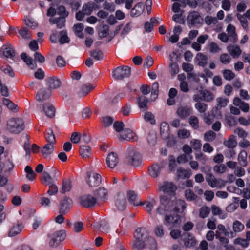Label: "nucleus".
Returning <instances> with one entry per match:
<instances>
[{
    "mask_svg": "<svg viewBox=\"0 0 250 250\" xmlns=\"http://www.w3.org/2000/svg\"><path fill=\"white\" fill-rule=\"evenodd\" d=\"M185 208V201L183 200L170 199L166 196L160 197V205L157 208V213L163 215L166 212L177 213Z\"/></svg>",
    "mask_w": 250,
    "mask_h": 250,
    "instance_id": "nucleus-1",
    "label": "nucleus"
},
{
    "mask_svg": "<svg viewBox=\"0 0 250 250\" xmlns=\"http://www.w3.org/2000/svg\"><path fill=\"white\" fill-rule=\"evenodd\" d=\"M24 122L21 118L12 117L6 121L5 128L9 132L18 134L24 130Z\"/></svg>",
    "mask_w": 250,
    "mask_h": 250,
    "instance_id": "nucleus-2",
    "label": "nucleus"
},
{
    "mask_svg": "<svg viewBox=\"0 0 250 250\" xmlns=\"http://www.w3.org/2000/svg\"><path fill=\"white\" fill-rule=\"evenodd\" d=\"M125 161L131 166H139L142 163V157L136 148L133 147H129L126 152Z\"/></svg>",
    "mask_w": 250,
    "mask_h": 250,
    "instance_id": "nucleus-3",
    "label": "nucleus"
},
{
    "mask_svg": "<svg viewBox=\"0 0 250 250\" xmlns=\"http://www.w3.org/2000/svg\"><path fill=\"white\" fill-rule=\"evenodd\" d=\"M131 68L126 66L118 67L112 71V76L116 80H122L130 75Z\"/></svg>",
    "mask_w": 250,
    "mask_h": 250,
    "instance_id": "nucleus-4",
    "label": "nucleus"
},
{
    "mask_svg": "<svg viewBox=\"0 0 250 250\" xmlns=\"http://www.w3.org/2000/svg\"><path fill=\"white\" fill-rule=\"evenodd\" d=\"M206 180L209 186L212 188H220L225 186L223 180L221 179H216L211 173L207 174Z\"/></svg>",
    "mask_w": 250,
    "mask_h": 250,
    "instance_id": "nucleus-5",
    "label": "nucleus"
},
{
    "mask_svg": "<svg viewBox=\"0 0 250 250\" xmlns=\"http://www.w3.org/2000/svg\"><path fill=\"white\" fill-rule=\"evenodd\" d=\"M181 222L180 216L175 213L170 215L166 214L164 224L166 225H170L172 227H177L181 224Z\"/></svg>",
    "mask_w": 250,
    "mask_h": 250,
    "instance_id": "nucleus-6",
    "label": "nucleus"
},
{
    "mask_svg": "<svg viewBox=\"0 0 250 250\" xmlns=\"http://www.w3.org/2000/svg\"><path fill=\"white\" fill-rule=\"evenodd\" d=\"M73 206V202L69 197H64L60 201L59 204V212L61 214H65L71 209Z\"/></svg>",
    "mask_w": 250,
    "mask_h": 250,
    "instance_id": "nucleus-7",
    "label": "nucleus"
},
{
    "mask_svg": "<svg viewBox=\"0 0 250 250\" xmlns=\"http://www.w3.org/2000/svg\"><path fill=\"white\" fill-rule=\"evenodd\" d=\"M87 175L88 179H86V182L90 187H96L101 183L102 177L98 173H92L89 174L87 173Z\"/></svg>",
    "mask_w": 250,
    "mask_h": 250,
    "instance_id": "nucleus-8",
    "label": "nucleus"
},
{
    "mask_svg": "<svg viewBox=\"0 0 250 250\" xmlns=\"http://www.w3.org/2000/svg\"><path fill=\"white\" fill-rule=\"evenodd\" d=\"M96 202V198L90 194L85 195L80 198L81 205L86 208L93 207Z\"/></svg>",
    "mask_w": 250,
    "mask_h": 250,
    "instance_id": "nucleus-9",
    "label": "nucleus"
},
{
    "mask_svg": "<svg viewBox=\"0 0 250 250\" xmlns=\"http://www.w3.org/2000/svg\"><path fill=\"white\" fill-rule=\"evenodd\" d=\"M149 237L148 231L145 228H138L134 233V239L147 242Z\"/></svg>",
    "mask_w": 250,
    "mask_h": 250,
    "instance_id": "nucleus-10",
    "label": "nucleus"
},
{
    "mask_svg": "<svg viewBox=\"0 0 250 250\" xmlns=\"http://www.w3.org/2000/svg\"><path fill=\"white\" fill-rule=\"evenodd\" d=\"M160 190L168 195L173 194L177 189L176 186L172 182H165L160 186Z\"/></svg>",
    "mask_w": 250,
    "mask_h": 250,
    "instance_id": "nucleus-11",
    "label": "nucleus"
},
{
    "mask_svg": "<svg viewBox=\"0 0 250 250\" xmlns=\"http://www.w3.org/2000/svg\"><path fill=\"white\" fill-rule=\"evenodd\" d=\"M51 95V91L48 88H41L36 95V99L40 102H42L49 99Z\"/></svg>",
    "mask_w": 250,
    "mask_h": 250,
    "instance_id": "nucleus-12",
    "label": "nucleus"
},
{
    "mask_svg": "<svg viewBox=\"0 0 250 250\" xmlns=\"http://www.w3.org/2000/svg\"><path fill=\"white\" fill-rule=\"evenodd\" d=\"M46 83L48 89L51 91L59 88L61 85V82L59 79L55 77H51L46 79Z\"/></svg>",
    "mask_w": 250,
    "mask_h": 250,
    "instance_id": "nucleus-13",
    "label": "nucleus"
},
{
    "mask_svg": "<svg viewBox=\"0 0 250 250\" xmlns=\"http://www.w3.org/2000/svg\"><path fill=\"white\" fill-rule=\"evenodd\" d=\"M192 111L191 107L186 106H181L177 110L176 113L177 115L182 119H184L189 116Z\"/></svg>",
    "mask_w": 250,
    "mask_h": 250,
    "instance_id": "nucleus-14",
    "label": "nucleus"
},
{
    "mask_svg": "<svg viewBox=\"0 0 250 250\" xmlns=\"http://www.w3.org/2000/svg\"><path fill=\"white\" fill-rule=\"evenodd\" d=\"M115 205L118 209L120 210H124L126 207L127 203L126 197L123 193H119L115 200Z\"/></svg>",
    "mask_w": 250,
    "mask_h": 250,
    "instance_id": "nucleus-15",
    "label": "nucleus"
},
{
    "mask_svg": "<svg viewBox=\"0 0 250 250\" xmlns=\"http://www.w3.org/2000/svg\"><path fill=\"white\" fill-rule=\"evenodd\" d=\"M106 161L109 167L111 168L115 167L119 162L118 155L114 152L109 153L107 156Z\"/></svg>",
    "mask_w": 250,
    "mask_h": 250,
    "instance_id": "nucleus-16",
    "label": "nucleus"
},
{
    "mask_svg": "<svg viewBox=\"0 0 250 250\" xmlns=\"http://www.w3.org/2000/svg\"><path fill=\"white\" fill-rule=\"evenodd\" d=\"M120 137L122 140L129 141H134L137 140L136 134L129 129H126L122 132L120 134Z\"/></svg>",
    "mask_w": 250,
    "mask_h": 250,
    "instance_id": "nucleus-17",
    "label": "nucleus"
},
{
    "mask_svg": "<svg viewBox=\"0 0 250 250\" xmlns=\"http://www.w3.org/2000/svg\"><path fill=\"white\" fill-rule=\"evenodd\" d=\"M200 14L197 11H192L189 13L188 16V22L192 25L199 23L201 21Z\"/></svg>",
    "mask_w": 250,
    "mask_h": 250,
    "instance_id": "nucleus-18",
    "label": "nucleus"
},
{
    "mask_svg": "<svg viewBox=\"0 0 250 250\" xmlns=\"http://www.w3.org/2000/svg\"><path fill=\"white\" fill-rule=\"evenodd\" d=\"M229 54L234 58H237L242 53V51L238 45H230L227 47Z\"/></svg>",
    "mask_w": 250,
    "mask_h": 250,
    "instance_id": "nucleus-19",
    "label": "nucleus"
},
{
    "mask_svg": "<svg viewBox=\"0 0 250 250\" xmlns=\"http://www.w3.org/2000/svg\"><path fill=\"white\" fill-rule=\"evenodd\" d=\"M54 150V145L52 144H46L42 148V156L45 158H48L50 155L52 154Z\"/></svg>",
    "mask_w": 250,
    "mask_h": 250,
    "instance_id": "nucleus-20",
    "label": "nucleus"
},
{
    "mask_svg": "<svg viewBox=\"0 0 250 250\" xmlns=\"http://www.w3.org/2000/svg\"><path fill=\"white\" fill-rule=\"evenodd\" d=\"M144 7L143 3L139 2L137 3L130 11V15L132 17H138L140 16L144 11Z\"/></svg>",
    "mask_w": 250,
    "mask_h": 250,
    "instance_id": "nucleus-21",
    "label": "nucleus"
},
{
    "mask_svg": "<svg viewBox=\"0 0 250 250\" xmlns=\"http://www.w3.org/2000/svg\"><path fill=\"white\" fill-rule=\"evenodd\" d=\"M23 228L22 224L18 222L16 225H13L11 228L8 233V236L13 237L19 234L22 231Z\"/></svg>",
    "mask_w": 250,
    "mask_h": 250,
    "instance_id": "nucleus-22",
    "label": "nucleus"
},
{
    "mask_svg": "<svg viewBox=\"0 0 250 250\" xmlns=\"http://www.w3.org/2000/svg\"><path fill=\"white\" fill-rule=\"evenodd\" d=\"M208 59V56L202 53H198L195 57L197 64L203 67L207 64Z\"/></svg>",
    "mask_w": 250,
    "mask_h": 250,
    "instance_id": "nucleus-23",
    "label": "nucleus"
},
{
    "mask_svg": "<svg viewBox=\"0 0 250 250\" xmlns=\"http://www.w3.org/2000/svg\"><path fill=\"white\" fill-rule=\"evenodd\" d=\"M43 110L48 117L52 118L55 115V109L53 105L49 103L43 105Z\"/></svg>",
    "mask_w": 250,
    "mask_h": 250,
    "instance_id": "nucleus-24",
    "label": "nucleus"
},
{
    "mask_svg": "<svg viewBox=\"0 0 250 250\" xmlns=\"http://www.w3.org/2000/svg\"><path fill=\"white\" fill-rule=\"evenodd\" d=\"M227 31L229 38V40L232 42H235L237 40V34L235 32V28L232 25L229 24L227 28Z\"/></svg>",
    "mask_w": 250,
    "mask_h": 250,
    "instance_id": "nucleus-25",
    "label": "nucleus"
},
{
    "mask_svg": "<svg viewBox=\"0 0 250 250\" xmlns=\"http://www.w3.org/2000/svg\"><path fill=\"white\" fill-rule=\"evenodd\" d=\"M2 104L12 112L15 113L18 110V105L8 99L3 98L2 99Z\"/></svg>",
    "mask_w": 250,
    "mask_h": 250,
    "instance_id": "nucleus-26",
    "label": "nucleus"
},
{
    "mask_svg": "<svg viewBox=\"0 0 250 250\" xmlns=\"http://www.w3.org/2000/svg\"><path fill=\"white\" fill-rule=\"evenodd\" d=\"M93 227L104 233L108 232L109 229L108 224L105 220H102L99 223H96L93 225Z\"/></svg>",
    "mask_w": 250,
    "mask_h": 250,
    "instance_id": "nucleus-27",
    "label": "nucleus"
},
{
    "mask_svg": "<svg viewBox=\"0 0 250 250\" xmlns=\"http://www.w3.org/2000/svg\"><path fill=\"white\" fill-rule=\"evenodd\" d=\"M21 57L31 69H34L37 67V64L33 62L32 58L28 56L25 53H22Z\"/></svg>",
    "mask_w": 250,
    "mask_h": 250,
    "instance_id": "nucleus-28",
    "label": "nucleus"
},
{
    "mask_svg": "<svg viewBox=\"0 0 250 250\" xmlns=\"http://www.w3.org/2000/svg\"><path fill=\"white\" fill-rule=\"evenodd\" d=\"M127 196L129 202L134 206L142 205V202H140V200L134 191H128L127 192Z\"/></svg>",
    "mask_w": 250,
    "mask_h": 250,
    "instance_id": "nucleus-29",
    "label": "nucleus"
},
{
    "mask_svg": "<svg viewBox=\"0 0 250 250\" xmlns=\"http://www.w3.org/2000/svg\"><path fill=\"white\" fill-rule=\"evenodd\" d=\"M147 244V242L139 239H134L132 244L133 250H142Z\"/></svg>",
    "mask_w": 250,
    "mask_h": 250,
    "instance_id": "nucleus-30",
    "label": "nucleus"
},
{
    "mask_svg": "<svg viewBox=\"0 0 250 250\" xmlns=\"http://www.w3.org/2000/svg\"><path fill=\"white\" fill-rule=\"evenodd\" d=\"M3 55L7 58H13L15 55V52L14 48L10 44H6L3 46Z\"/></svg>",
    "mask_w": 250,
    "mask_h": 250,
    "instance_id": "nucleus-31",
    "label": "nucleus"
},
{
    "mask_svg": "<svg viewBox=\"0 0 250 250\" xmlns=\"http://www.w3.org/2000/svg\"><path fill=\"white\" fill-rule=\"evenodd\" d=\"M247 153L245 150H242L239 153L237 160L239 164L242 167H246L248 165Z\"/></svg>",
    "mask_w": 250,
    "mask_h": 250,
    "instance_id": "nucleus-32",
    "label": "nucleus"
},
{
    "mask_svg": "<svg viewBox=\"0 0 250 250\" xmlns=\"http://www.w3.org/2000/svg\"><path fill=\"white\" fill-rule=\"evenodd\" d=\"M161 169V167L159 165L154 164L149 167L148 169L149 174L151 177L156 178L160 174Z\"/></svg>",
    "mask_w": 250,
    "mask_h": 250,
    "instance_id": "nucleus-33",
    "label": "nucleus"
},
{
    "mask_svg": "<svg viewBox=\"0 0 250 250\" xmlns=\"http://www.w3.org/2000/svg\"><path fill=\"white\" fill-rule=\"evenodd\" d=\"M65 18L59 17L49 19V22L52 24H56L58 28H62L65 25L66 20Z\"/></svg>",
    "mask_w": 250,
    "mask_h": 250,
    "instance_id": "nucleus-34",
    "label": "nucleus"
},
{
    "mask_svg": "<svg viewBox=\"0 0 250 250\" xmlns=\"http://www.w3.org/2000/svg\"><path fill=\"white\" fill-rule=\"evenodd\" d=\"M142 205H145V208L146 211L149 214H152V211L153 208L156 205V202L154 199H150L149 200L146 201L145 203H142Z\"/></svg>",
    "mask_w": 250,
    "mask_h": 250,
    "instance_id": "nucleus-35",
    "label": "nucleus"
},
{
    "mask_svg": "<svg viewBox=\"0 0 250 250\" xmlns=\"http://www.w3.org/2000/svg\"><path fill=\"white\" fill-rule=\"evenodd\" d=\"M42 182L46 186H50L54 184V181L51 176L47 172L44 171L42 173Z\"/></svg>",
    "mask_w": 250,
    "mask_h": 250,
    "instance_id": "nucleus-36",
    "label": "nucleus"
},
{
    "mask_svg": "<svg viewBox=\"0 0 250 250\" xmlns=\"http://www.w3.org/2000/svg\"><path fill=\"white\" fill-rule=\"evenodd\" d=\"M211 210L212 214L213 215H218L219 218L222 219H225L226 217V214L223 212L221 208L216 205H212L211 207Z\"/></svg>",
    "mask_w": 250,
    "mask_h": 250,
    "instance_id": "nucleus-37",
    "label": "nucleus"
},
{
    "mask_svg": "<svg viewBox=\"0 0 250 250\" xmlns=\"http://www.w3.org/2000/svg\"><path fill=\"white\" fill-rule=\"evenodd\" d=\"M96 4L92 2L89 1L83 4V11L87 15H90L94 9Z\"/></svg>",
    "mask_w": 250,
    "mask_h": 250,
    "instance_id": "nucleus-38",
    "label": "nucleus"
},
{
    "mask_svg": "<svg viewBox=\"0 0 250 250\" xmlns=\"http://www.w3.org/2000/svg\"><path fill=\"white\" fill-rule=\"evenodd\" d=\"M72 188V183L70 179H64L62 181L61 192L65 193L69 192Z\"/></svg>",
    "mask_w": 250,
    "mask_h": 250,
    "instance_id": "nucleus-39",
    "label": "nucleus"
},
{
    "mask_svg": "<svg viewBox=\"0 0 250 250\" xmlns=\"http://www.w3.org/2000/svg\"><path fill=\"white\" fill-rule=\"evenodd\" d=\"M217 104L215 108L217 110H219L222 107H225L229 102L228 98L219 97L216 99Z\"/></svg>",
    "mask_w": 250,
    "mask_h": 250,
    "instance_id": "nucleus-40",
    "label": "nucleus"
},
{
    "mask_svg": "<svg viewBox=\"0 0 250 250\" xmlns=\"http://www.w3.org/2000/svg\"><path fill=\"white\" fill-rule=\"evenodd\" d=\"M224 144L226 146L229 148H234L237 145L235 137L234 135L230 136L227 141H224Z\"/></svg>",
    "mask_w": 250,
    "mask_h": 250,
    "instance_id": "nucleus-41",
    "label": "nucleus"
},
{
    "mask_svg": "<svg viewBox=\"0 0 250 250\" xmlns=\"http://www.w3.org/2000/svg\"><path fill=\"white\" fill-rule=\"evenodd\" d=\"M80 153L83 158H88L91 154V149L88 146H82L80 149Z\"/></svg>",
    "mask_w": 250,
    "mask_h": 250,
    "instance_id": "nucleus-42",
    "label": "nucleus"
},
{
    "mask_svg": "<svg viewBox=\"0 0 250 250\" xmlns=\"http://www.w3.org/2000/svg\"><path fill=\"white\" fill-rule=\"evenodd\" d=\"M201 94L203 100L206 102L211 101L214 99V95L211 92L208 90H201Z\"/></svg>",
    "mask_w": 250,
    "mask_h": 250,
    "instance_id": "nucleus-43",
    "label": "nucleus"
},
{
    "mask_svg": "<svg viewBox=\"0 0 250 250\" xmlns=\"http://www.w3.org/2000/svg\"><path fill=\"white\" fill-rule=\"evenodd\" d=\"M177 174L179 178H185L190 177V172L189 170H186L182 168H179L177 170Z\"/></svg>",
    "mask_w": 250,
    "mask_h": 250,
    "instance_id": "nucleus-44",
    "label": "nucleus"
},
{
    "mask_svg": "<svg viewBox=\"0 0 250 250\" xmlns=\"http://www.w3.org/2000/svg\"><path fill=\"white\" fill-rule=\"evenodd\" d=\"M45 137L47 144L55 145L56 143L55 137L52 131L49 130L45 135Z\"/></svg>",
    "mask_w": 250,
    "mask_h": 250,
    "instance_id": "nucleus-45",
    "label": "nucleus"
},
{
    "mask_svg": "<svg viewBox=\"0 0 250 250\" xmlns=\"http://www.w3.org/2000/svg\"><path fill=\"white\" fill-rule=\"evenodd\" d=\"M144 120L150 123L151 125H154L156 124V120L155 119L154 115L150 112H146L144 115Z\"/></svg>",
    "mask_w": 250,
    "mask_h": 250,
    "instance_id": "nucleus-46",
    "label": "nucleus"
},
{
    "mask_svg": "<svg viewBox=\"0 0 250 250\" xmlns=\"http://www.w3.org/2000/svg\"><path fill=\"white\" fill-rule=\"evenodd\" d=\"M196 243L197 242L195 238L190 234L188 235L185 241V245L188 247H193L196 244Z\"/></svg>",
    "mask_w": 250,
    "mask_h": 250,
    "instance_id": "nucleus-47",
    "label": "nucleus"
},
{
    "mask_svg": "<svg viewBox=\"0 0 250 250\" xmlns=\"http://www.w3.org/2000/svg\"><path fill=\"white\" fill-rule=\"evenodd\" d=\"M159 92V84L158 82H154L152 85V90L151 94V99L152 100H155L158 96Z\"/></svg>",
    "mask_w": 250,
    "mask_h": 250,
    "instance_id": "nucleus-48",
    "label": "nucleus"
},
{
    "mask_svg": "<svg viewBox=\"0 0 250 250\" xmlns=\"http://www.w3.org/2000/svg\"><path fill=\"white\" fill-rule=\"evenodd\" d=\"M147 102L148 99L145 96H141L138 98V104L141 109H146L147 108Z\"/></svg>",
    "mask_w": 250,
    "mask_h": 250,
    "instance_id": "nucleus-49",
    "label": "nucleus"
},
{
    "mask_svg": "<svg viewBox=\"0 0 250 250\" xmlns=\"http://www.w3.org/2000/svg\"><path fill=\"white\" fill-rule=\"evenodd\" d=\"M169 125L167 122H162L160 125V132L161 135H164L165 137H166L169 134Z\"/></svg>",
    "mask_w": 250,
    "mask_h": 250,
    "instance_id": "nucleus-50",
    "label": "nucleus"
},
{
    "mask_svg": "<svg viewBox=\"0 0 250 250\" xmlns=\"http://www.w3.org/2000/svg\"><path fill=\"white\" fill-rule=\"evenodd\" d=\"M25 171L27 173L26 177L30 181H33L36 177V173L33 170L31 167L29 166H26Z\"/></svg>",
    "mask_w": 250,
    "mask_h": 250,
    "instance_id": "nucleus-51",
    "label": "nucleus"
},
{
    "mask_svg": "<svg viewBox=\"0 0 250 250\" xmlns=\"http://www.w3.org/2000/svg\"><path fill=\"white\" fill-rule=\"evenodd\" d=\"M210 211V208L207 206L201 207L199 210V216L202 218H207Z\"/></svg>",
    "mask_w": 250,
    "mask_h": 250,
    "instance_id": "nucleus-52",
    "label": "nucleus"
},
{
    "mask_svg": "<svg viewBox=\"0 0 250 250\" xmlns=\"http://www.w3.org/2000/svg\"><path fill=\"white\" fill-rule=\"evenodd\" d=\"M233 230L235 233L240 232L244 229V225L240 221L236 220L233 223Z\"/></svg>",
    "mask_w": 250,
    "mask_h": 250,
    "instance_id": "nucleus-53",
    "label": "nucleus"
},
{
    "mask_svg": "<svg viewBox=\"0 0 250 250\" xmlns=\"http://www.w3.org/2000/svg\"><path fill=\"white\" fill-rule=\"evenodd\" d=\"M60 38L59 40L60 43L63 44L65 43H69L70 39L67 36V32L66 30H63L60 32Z\"/></svg>",
    "mask_w": 250,
    "mask_h": 250,
    "instance_id": "nucleus-54",
    "label": "nucleus"
},
{
    "mask_svg": "<svg viewBox=\"0 0 250 250\" xmlns=\"http://www.w3.org/2000/svg\"><path fill=\"white\" fill-rule=\"evenodd\" d=\"M155 21H157V20L154 18H151L150 22H146L144 26L145 31L147 32H151L153 29V24Z\"/></svg>",
    "mask_w": 250,
    "mask_h": 250,
    "instance_id": "nucleus-55",
    "label": "nucleus"
},
{
    "mask_svg": "<svg viewBox=\"0 0 250 250\" xmlns=\"http://www.w3.org/2000/svg\"><path fill=\"white\" fill-rule=\"evenodd\" d=\"M134 0H115V3L117 5L125 3V7L127 9L131 8Z\"/></svg>",
    "mask_w": 250,
    "mask_h": 250,
    "instance_id": "nucleus-56",
    "label": "nucleus"
},
{
    "mask_svg": "<svg viewBox=\"0 0 250 250\" xmlns=\"http://www.w3.org/2000/svg\"><path fill=\"white\" fill-rule=\"evenodd\" d=\"M93 89L92 85L90 84H85L82 86L79 94L82 96L86 95Z\"/></svg>",
    "mask_w": 250,
    "mask_h": 250,
    "instance_id": "nucleus-57",
    "label": "nucleus"
},
{
    "mask_svg": "<svg viewBox=\"0 0 250 250\" xmlns=\"http://www.w3.org/2000/svg\"><path fill=\"white\" fill-rule=\"evenodd\" d=\"M114 121V119L110 116H104L102 118V125L107 127L111 125Z\"/></svg>",
    "mask_w": 250,
    "mask_h": 250,
    "instance_id": "nucleus-58",
    "label": "nucleus"
},
{
    "mask_svg": "<svg viewBox=\"0 0 250 250\" xmlns=\"http://www.w3.org/2000/svg\"><path fill=\"white\" fill-rule=\"evenodd\" d=\"M204 21L208 25H215L218 22V20L216 17L208 15L206 16Z\"/></svg>",
    "mask_w": 250,
    "mask_h": 250,
    "instance_id": "nucleus-59",
    "label": "nucleus"
},
{
    "mask_svg": "<svg viewBox=\"0 0 250 250\" xmlns=\"http://www.w3.org/2000/svg\"><path fill=\"white\" fill-rule=\"evenodd\" d=\"M216 137V133L213 131L210 130L204 134V139L206 141L212 142Z\"/></svg>",
    "mask_w": 250,
    "mask_h": 250,
    "instance_id": "nucleus-60",
    "label": "nucleus"
},
{
    "mask_svg": "<svg viewBox=\"0 0 250 250\" xmlns=\"http://www.w3.org/2000/svg\"><path fill=\"white\" fill-rule=\"evenodd\" d=\"M109 34V29L107 25H104L99 29V36L101 38H105Z\"/></svg>",
    "mask_w": 250,
    "mask_h": 250,
    "instance_id": "nucleus-61",
    "label": "nucleus"
},
{
    "mask_svg": "<svg viewBox=\"0 0 250 250\" xmlns=\"http://www.w3.org/2000/svg\"><path fill=\"white\" fill-rule=\"evenodd\" d=\"M90 55L96 60H101L103 58V53L100 50H94L90 51Z\"/></svg>",
    "mask_w": 250,
    "mask_h": 250,
    "instance_id": "nucleus-62",
    "label": "nucleus"
},
{
    "mask_svg": "<svg viewBox=\"0 0 250 250\" xmlns=\"http://www.w3.org/2000/svg\"><path fill=\"white\" fill-rule=\"evenodd\" d=\"M20 35L24 39H30L31 35L30 31L25 27L21 28L19 32Z\"/></svg>",
    "mask_w": 250,
    "mask_h": 250,
    "instance_id": "nucleus-63",
    "label": "nucleus"
},
{
    "mask_svg": "<svg viewBox=\"0 0 250 250\" xmlns=\"http://www.w3.org/2000/svg\"><path fill=\"white\" fill-rule=\"evenodd\" d=\"M227 167L224 164L217 165L213 167L214 171L219 174L225 173Z\"/></svg>",
    "mask_w": 250,
    "mask_h": 250,
    "instance_id": "nucleus-64",
    "label": "nucleus"
}]
</instances>
